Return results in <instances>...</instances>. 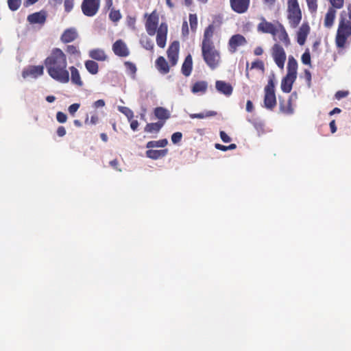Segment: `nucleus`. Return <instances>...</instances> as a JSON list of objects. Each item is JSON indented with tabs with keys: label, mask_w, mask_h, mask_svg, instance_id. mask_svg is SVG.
<instances>
[{
	"label": "nucleus",
	"mask_w": 351,
	"mask_h": 351,
	"mask_svg": "<svg viewBox=\"0 0 351 351\" xmlns=\"http://www.w3.org/2000/svg\"><path fill=\"white\" fill-rule=\"evenodd\" d=\"M44 65L48 75L54 80L66 84L70 80L69 71L67 69L66 53L60 48H53L44 60Z\"/></svg>",
	"instance_id": "nucleus-1"
},
{
	"label": "nucleus",
	"mask_w": 351,
	"mask_h": 351,
	"mask_svg": "<svg viewBox=\"0 0 351 351\" xmlns=\"http://www.w3.org/2000/svg\"><path fill=\"white\" fill-rule=\"evenodd\" d=\"M347 10V12L342 11L339 16L335 39V45L337 49H344L348 38L351 37V4L348 5Z\"/></svg>",
	"instance_id": "nucleus-2"
},
{
	"label": "nucleus",
	"mask_w": 351,
	"mask_h": 351,
	"mask_svg": "<svg viewBox=\"0 0 351 351\" xmlns=\"http://www.w3.org/2000/svg\"><path fill=\"white\" fill-rule=\"evenodd\" d=\"M201 51L204 61L210 69H215L219 66L221 54L215 45H201Z\"/></svg>",
	"instance_id": "nucleus-3"
},
{
	"label": "nucleus",
	"mask_w": 351,
	"mask_h": 351,
	"mask_svg": "<svg viewBox=\"0 0 351 351\" xmlns=\"http://www.w3.org/2000/svg\"><path fill=\"white\" fill-rule=\"evenodd\" d=\"M287 19L292 28H295L302 20V12L298 0H288L287 1Z\"/></svg>",
	"instance_id": "nucleus-4"
},
{
	"label": "nucleus",
	"mask_w": 351,
	"mask_h": 351,
	"mask_svg": "<svg viewBox=\"0 0 351 351\" xmlns=\"http://www.w3.org/2000/svg\"><path fill=\"white\" fill-rule=\"evenodd\" d=\"M264 91V106L267 109L273 110L276 106L275 77L274 75L269 76L267 84L265 86Z\"/></svg>",
	"instance_id": "nucleus-5"
},
{
	"label": "nucleus",
	"mask_w": 351,
	"mask_h": 351,
	"mask_svg": "<svg viewBox=\"0 0 351 351\" xmlns=\"http://www.w3.org/2000/svg\"><path fill=\"white\" fill-rule=\"evenodd\" d=\"M101 0H83L81 9L82 13L88 17L94 16L100 8Z\"/></svg>",
	"instance_id": "nucleus-6"
},
{
	"label": "nucleus",
	"mask_w": 351,
	"mask_h": 351,
	"mask_svg": "<svg viewBox=\"0 0 351 351\" xmlns=\"http://www.w3.org/2000/svg\"><path fill=\"white\" fill-rule=\"evenodd\" d=\"M271 52L276 65L280 69H283L287 59V55L283 47L279 43H275L271 47Z\"/></svg>",
	"instance_id": "nucleus-7"
},
{
	"label": "nucleus",
	"mask_w": 351,
	"mask_h": 351,
	"mask_svg": "<svg viewBox=\"0 0 351 351\" xmlns=\"http://www.w3.org/2000/svg\"><path fill=\"white\" fill-rule=\"evenodd\" d=\"M147 16L145 22V29L149 36H154L157 29L159 21V16L156 10H154L151 14H145Z\"/></svg>",
	"instance_id": "nucleus-8"
},
{
	"label": "nucleus",
	"mask_w": 351,
	"mask_h": 351,
	"mask_svg": "<svg viewBox=\"0 0 351 351\" xmlns=\"http://www.w3.org/2000/svg\"><path fill=\"white\" fill-rule=\"evenodd\" d=\"M261 22L257 25V31L263 34H270L272 36L275 34L276 27L279 21H276L274 23L267 21L264 17H261Z\"/></svg>",
	"instance_id": "nucleus-9"
},
{
	"label": "nucleus",
	"mask_w": 351,
	"mask_h": 351,
	"mask_svg": "<svg viewBox=\"0 0 351 351\" xmlns=\"http://www.w3.org/2000/svg\"><path fill=\"white\" fill-rule=\"evenodd\" d=\"M247 44L246 38L241 34H237L232 36L228 40V51L231 53L237 51L239 47L244 46Z\"/></svg>",
	"instance_id": "nucleus-10"
},
{
	"label": "nucleus",
	"mask_w": 351,
	"mask_h": 351,
	"mask_svg": "<svg viewBox=\"0 0 351 351\" xmlns=\"http://www.w3.org/2000/svg\"><path fill=\"white\" fill-rule=\"evenodd\" d=\"M114 53L121 58L128 57L130 53V49L126 43L121 39L117 40L112 46Z\"/></svg>",
	"instance_id": "nucleus-11"
},
{
	"label": "nucleus",
	"mask_w": 351,
	"mask_h": 351,
	"mask_svg": "<svg viewBox=\"0 0 351 351\" xmlns=\"http://www.w3.org/2000/svg\"><path fill=\"white\" fill-rule=\"evenodd\" d=\"M180 50V43L175 40L169 45L167 53L171 66H175L178 60V55Z\"/></svg>",
	"instance_id": "nucleus-12"
},
{
	"label": "nucleus",
	"mask_w": 351,
	"mask_h": 351,
	"mask_svg": "<svg viewBox=\"0 0 351 351\" xmlns=\"http://www.w3.org/2000/svg\"><path fill=\"white\" fill-rule=\"evenodd\" d=\"M273 37L274 39L277 38L285 47H289L291 45L289 35L285 27L280 23H278V26L276 27L275 34L273 35Z\"/></svg>",
	"instance_id": "nucleus-13"
},
{
	"label": "nucleus",
	"mask_w": 351,
	"mask_h": 351,
	"mask_svg": "<svg viewBox=\"0 0 351 351\" xmlns=\"http://www.w3.org/2000/svg\"><path fill=\"white\" fill-rule=\"evenodd\" d=\"M250 2V0H230L232 10L238 14L246 12L249 8Z\"/></svg>",
	"instance_id": "nucleus-14"
},
{
	"label": "nucleus",
	"mask_w": 351,
	"mask_h": 351,
	"mask_svg": "<svg viewBox=\"0 0 351 351\" xmlns=\"http://www.w3.org/2000/svg\"><path fill=\"white\" fill-rule=\"evenodd\" d=\"M167 31L168 27L165 23H162L156 31V43L160 48H164L166 45Z\"/></svg>",
	"instance_id": "nucleus-15"
},
{
	"label": "nucleus",
	"mask_w": 351,
	"mask_h": 351,
	"mask_svg": "<svg viewBox=\"0 0 351 351\" xmlns=\"http://www.w3.org/2000/svg\"><path fill=\"white\" fill-rule=\"evenodd\" d=\"M79 35L75 28L71 27L66 29L60 36L62 43L66 44L73 42L78 38Z\"/></svg>",
	"instance_id": "nucleus-16"
},
{
	"label": "nucleus",
	"mask_w": 351,
	"mask_h": 351,
	"mask_svg": "<svg viewBox=\"0 0 351 351\" xmlns=\"http://www.w3.org/2000/svg\"><path fill=\"white\" fill-rule=\"evenodd\" d=\"M43 70L44 66L43 65L30 66L23 71L22 75L24 78L29 76L36 78L43 74Z\"/></svg>",
	"instance_id": "nucleus-17"
},
{
	"label": "nucleus",
	"mask_w": 351,
	"mask_h": 351,
	"mask_svg": "<svg viewBox=\"0 0 351 351\" xmlns=\"http://www.w3.org/2000/svg\"><path fill=\"white\" fill-rule=\"evenodd\" d=\"M310 32V27L308 23H303L297 32V42L300 45H304Z\"/></svg>",
	"instance_id": "nucleus-18"
},
{
	"label": "nucleus",
	"mask_w": 351,
	"mask_h": 351,
	"mask_svg": "<svg viewBox=\"0 0 351 351\" xmlns=\"http://www.w3.org/2000/svg\"><path fill=\"white\" fill-rule=\"evenodd\" d=\"M215 32L214 24H210L206 27L204 32L203 38L201 45H215L213 41V37Z\"/></svg>",
	"instance_id": "nucleus-19"
},
{
	"label": "nucleus",
	"mask_w": 351,
	"mask_h": 351,
	"mask_svg": "<svg viewBox=\"0 0 351 351\" xmlns=\"http://www.w3.org/2000/svg\"><path fill=\"white\" fill-rule=\"evenodd\" d=\"M215 88L218 92L226 96L231 95L233 91V88L230 84L221 80L216 81Z\"/></svg>",
	"instance_id": "nucleus-20"
},
{
	"label": "nucleus",
	"mask_w": 351,
	"mask_h": 351,
	"mask_svg": "<svg viewBox=\"0 0 351 351\" xmlns=\"http://www.w3.org/2000/svg\"><path fill=\"white\" fill-rule=\"evenodd\" d=\"M296 79L295 76L291 74H287L282 80L281 89L284 93H289L292 90L293 84Z\"/></svg>",
	"instance_id": "nucleus-21"
},
{
	"label": "nucleus",
	"mask_w": 351,
	"mask_h": 351,
	"mask_svg": "<svg viewBox=\"0 0 351 351\" xmlns=\"http://www.w3.org/2000/svg\"><path fill=\"white\" fill-rule=\"evenodd\" d=\"M46 13L41 11L29 14L27 16V21L30 24H44L46 21Z\"/></svg>",
	"instance_id": "nucleus-22"
},
{
	"label": "nucleus",
	"mask_w": 351,
	"mask_h": 351,
	"mask_svg": "<svg viewBox=\"0 0 351 351\" xmlns=\"http://www.w3.org/2000/svg\"><path fill=\"white\" fill-rule=\"evenodd\" d=\"M69 71L71 72L70 79L71 83L77 87H82L84 86V82L78 69L76 67L71 66L69 67Z\"/></svg>",
	"instance_id": "nucleus-23"
},
{
	"label": "nucleus",
	"mask_w": 351,
	"mask_h": 351,
	"mask_svg": "<svg viewBox=\"0 0 351 351\" xmlns=\"http://www.w3.org/2000/svg\"><path fill=\"white\" fill-rule=\"evenodd\" d=\"M291 97L292 96H291L287 101L282 99L280 97L279 98V108L281 112L285 114H292L293 113L294 109L291 104Z\"/></svg>",
	"instance_id": "nucleus-24"
},
{
	"label": "nucleus",
	"mask_w": 351,
	"mask_h": 351,
	"mask_svg": "<svg viewBox=\"0 0 351 351\" xmlns=\"http://www.w3.org/2000/svg\"><path fill=\"white\" fill-rule=\"evenodd\" d=\"M88 56L90 58L97 61H106L108 59V56L102 49H94L89 51Z\"/></svg>",
	"instance_id": "nucleus-25"
},
{
	"label": "nucleus",
	"mask_w": 351,
	"mask_h": 351,
	"mask_svg": "<svg viewBox=\"0 0 351 351\" xmlns=\"http://www.w3.org/2000/svg\"><path fill=\"white\" fill-rule=\"evenodd\" d=\"M168 153L167 149H152L149 148L148 150L146 151L145 154L146 156L149 158L153 159V160H157L160 158L165 157Z\"/></svg>",
	"instance_id": "nucleus-26"
},
{
	"label": "nucleus",
	"mask_w": 351,
	"mask_h": 351,
	"mask_svg": "<svg viewBox=\"0 0 351 351\" xmlns=\"http://www.w3.org/2000/svg\"><path fill=\"white\" fill-rule=\"evenodd\" d=\"M156 67L162 74H167L169 72V66L163 56H159L156 59Z\"/></svg>",
	"instance_id": "nucleus-27"
},
{
	"label": "nucleus",
	"mask_w": 351,
	"mask_h": 351,
	"mask_svg": "<svg viewBox=\"0 0 351 351\" xmlns=\"http://www.w3.org/2000/svg\"><path fill=\"white\" fill-rule=\"evenodd\" d=\"M193 69V60L191 54H189L182 65V74L188 77L191 75Z\"/></svg>",
	"instance_id": "nucleus-28"
},
{
	"label": "nucleus",
	"mask_w": 351,
	"mask_h": 351,
	"mask_svg": "<svg viewBox=\"0 0 351 351\" xmlns=\"http://www.w3.org/2000/svg\"><path fill=\"white\" fill-rule=\"evenodd\" d=\"M336 16V10L333 8H329L324 18V26L330 28L334 23Z\"/></svg>",
	"instance_id": "nucleus-29"
},
{
	"label": "nucleus",
	"mask_w": 351,
	"mask_h": 351,
	"mask_svg": "<svg viewBox=\"0 0 351 351\" xmlns=\"http://www.w3.org/2000/svg\"><path fill=\"white\" fill-rule=\"evenodd\" d=\"M154 115L157 119H158L159 121H164L170 118V113L169 111L162 107H157L154 109Z\"/></svg>",
	"instance_id": "nucleus-30"
},
{
	"label": "nucleus",
	"mask_w": 351,
	"mask_h": 351,
	"mask_svg": "<svg viewBox=\"0 0 351 351\" xmlns=\"http://www.w3.org/2000/svg\"><path fill=\"white\" fill-rule=\"evenodd\" d=\"M70 59L72 56L79 58L81 56V51L78 45H67L64 49Z\"/></svg>",
	"instance_id": "nucleus-31"
},
{
	"label": "nucleus",
	"mask_w": 351,
	"mask_h": 351,
	"mask_svg": "<svg viewBox=\"0 0 351 351\" xmlns=\"http://www.w3.org/2000/svg\"><path fill=\"white\" fill-rule=\"evenodd\" d=\"M164 125V121L147 123L144 131L147 133H158Z\"/></svg>",
	"instance_id": "nucleus-32"
},
{
	"label": "nucleus",
	"mask_w": 351,
	"mask_h": 351,
	"mask_svg": "<svg viewBox=\"0 0 351 351\" xmlns=\"http://www.w3.org/2000/svg\"><path fill=\"white\" fill-rule=\"evenodd\" d=\"M298 62L293 56H290L288 58L287 73L297 77Z\"/></svg>",
	"instance_id": "nucleus-33"
},
{
	"label": "nucleus",
	"mask_w": 351,
	"mask_h": 351,
	"mask_svg": "<svg viewBox=\"0 0 351 351\" xmlns=\"http://www.w3.org/2000/svg\"><path fill=\"white\" fill-rule=\"evenodd\" d=\"M84 65L86 70L92 75H96L99 72V65L93 60L85 61Z\"/></svg>",
	"instance_id": "nucleus-34"
},
{
	"label": "nucleus",
	"mask_w": 351,
	"mask_h": 351,
	"mask_svg": "<svg viewBox=\"0 0 351 351\" xmlns=\"http://www.w3.org/2000/svg\"><path fill=\"white\" fill-rule=\"evenodd\" d=\"M208 88V84L205 81H198L195 82L192 87V92L194 93H205Z\"/></svg>",
	"instance_id": "nucleus-35"
},
{
	"label": "nucleus",
	"mask_w": 351,
	"mask_h": 351,
	"mask_svg": "<svg viewBox=\"0 0 351 351\" xmlns=\"http://www.w3.org/2000/svg\"><path fill=\"white\" fill-rule=\"evenodd\" d=\"M168 144V141L166 138L160 139L159 141H151L147 142L146 145V147L153 148V147H165Z\"/></svg>",
	"instance_id": "nucleus-36"
},
{
	"label": "nucleus",
	"mask_w": 351,
	"mask_h": 351,
	"mask_svg": "<svg viewBox=\"0 0 351 351\" xmlns=\"http://www.w3.org/2000/svg\"><path fill=\"white\" fill-rule=\"evenodd\" d=\"M215 115H217V112L213 111V110H209L205 113L200 112V113L190 114L189 117L191 119H204L206 117H214Z\"/></svg>",
	"instance_id": "nucleus-37"
},
{
	"label": "nucleus",
	"mask_w": 351,
	"mask_h": 351,
	"mask_svg": "<svg viewBox=\"0 0 351 351\" xmlns=\"http://www.w3.org/2000/svg\"><path fill=\"white\" fill-rule=\"evenodd\" d=\"M140 43L142 47L147 50L152 51L154 49V43L152 40L146 36L141 37Z\"/></svg>",
	"instance_id": "nucleus-38"
},
{
	"label": "nucleus",
	"mask_w": 351,
	"mask_h": 351,
	"mask_svg": "<svg viewBox=\"0 0 351 351\" xmlns=\"http://www.w3.org/2000/svg\"><path fill=\"white\" fill-rule=\"evenodd\" d=\"M110 12L109 13V19L112 22H118L122 17V15L120 12V10H115L114 8L110 9Z\"/></svg>",
	"instance_id": "nucleus-39"
},
{
	"label": "nucleus",
	"mask_w": 351,
	"mask_h": 351,
	"mask_svg": "<svg viewBox=\"0 0 351 351\" xmlns=\"http://www.w3.org/2000/svg\"><path fill=\"white\" fill-rule=\"evenodd\" d=\"M124 66L126 68L127 72L134 77L137 71L136 65L132 62L126 61L124 62Z\"/></svg>",
	"instance_id": "nucleus-40"
},
{
	"label": "nucleus",
	"mask_w": 351,
	"mask_h": 351,
	"mask_svg": "<svg viewBox=\"0 0 351 351\" xmlns=\"http://www.w3.org/2000/svg\"><path fill=\"white\" fill-rule=\"evenodd\" d=\"M189 23L191 30L195 32L197 27V17L195 14H189Z\"/></svg>",
	"instance_id": "nucleus-41"
},
{
	"label": "nucleus",
	"mask_w": 351,
	"mask_h": 351,
	"mask_svg": "<svg viewBox=\"0 0 351 351\" xmlns=\"http://www.w3.org/2000/svg\"><path fill=\"white\" fill-rule=\"evenodd\" d=\"M21 4V0H8V8L12 11L17 10Z\"/></svg>",
	"instance_id": "nucleus-42"
},
{
	"label": "nucleus",
	"mask_w": 351,
	"mask_h": 351,
	"mask_svg": "<svg viewBox=\"0 0 351 351\" xmlns=\"http://www.w3.org/2000/svg\"><path fill=\"white\" fill-rule=\"evenodd\" d=\"M302 62L305 65H311V54L308 49H306L301 57Z\"/></svg>",
	"instance_id": "nucleus-43"
},
{
	"label": "nucleus",
	"mask_w": 351,
	"mask_h": 351,
	"mask_svg": "<svg viewBox=\"0 0 351 351\" xmlns=\"http://www.w3.org/2000/svg\"><path fill=\"white\" fill-rule=\"evenodd\" d=\"M309 11L311 13L315 12L317 9V0H306Z\"/></svg>",
	"instance_id": "nucleus-44"
},
{
	"label": "nucleus",
	"mask_w": 351,
	"mask_h": 351,
	"mask_svg": "<svg viewBox=\"0 0 351 351\" xmlns=\"http://www.w3.org/2000/svg\"><path fill=\"white\" fill-rule=\"evenodd\" d=\"M258 69L264 71L265 66H264L263 62L260 60H256L254 61L253 62H252L251 67H250V69Z\"/></svg>",
	"instance_id": "nucleus-45"
},
{
	"label": "nucleus",
	"mask_w": 351,
	"mask_h": 351,
	"mask_svg": "<svg viewBox=\"0 0 351 351\" xmlns=\"http://www.w3.org/2000/svg\"><path fill=\"white\" fill-rule=\"evenodd\" d=\"M122 113H123L129 121H131L134 117V113L132 110L127 107H122L121 110H120Z\"/></svg>",
	"instance_id": "nucleus-46"
},
{
	"label": "nucleus",
	"mask_w": 351,
	"mask_h": 351,
	"mask_svg": "<svg viewBox=\"0 0 351 351\" xmlns=\"http://www.w3.org/2000/svg\"><path fill=\"white\" fill-rule=\"evenodd\" d=\"M182 138V134L180 132H176L173 133L171 136V141L174 144H177L180 143Z\"/></svg>",
	"instance_id": "nucleus-47"
},
{
	"label": "nucleus",
	"mask_w": 351,
	"mask_h": 351,
	"mask_svg": "<svg viewBox=\"0 0 351 351\" xmlns=\"http://www.w3.org/2000/svg\"><path fill=\"white\" fill-rule=\"evenodd\" d=\"M330 2L332 5V8L334 9H340L343 8L344 0H330Z\"/></svg>",
	"instance_id": "nucleus-48"
},
{
	"label": "nucleus",
	"mask_w": 351,
	"mask_h": 351,
	"mask_svg": "<svg viewBox=\"0 0 351 351\" xmlns=\"http://www.w3.org/2000/svg\"><path fill=\"white\" fill-rule=\"evenodd\" d=\"M74 0H64V6L66 12H69L73 8Z\"/></svg>",
	"instance_id": "nucleus-49"
},
{
	"label": "nucleus",
	"mask_w": 351,
	"mask_h": 351,
	"mask_svg": "<svg viewBox=\"0 0 351 351\" xmlns=\"http://www.w3.org/2000/svg\"><path fill=\"white\" fill-rule=\"evenodd\" d=\"M56 119L59 123H63L66 121L67 116L62 112H58L56 114Z\"/></svg>",
	"instance_id": "nucleus-50"
},
{
	"label": "nucleus",
	"mask_w": 351,
	"mask_h": 351,
	"mask_svg": "<svg viewBox=\"0 0 351 351\" xmlns=\"http://www.w3.org/2000/svg\"><path fill=\"white\" fill-rule=\"evenodd\" d=\"M80 104L77 103L71 104L68 108L69 112L73 116L75 113L77 111V110L80 108Z\"/></svg>",
	"instance_id": "nucleus-51"
},
{
	"label": "nucleus",
	"mask_w": 351,
	"mask_h": 351,
	"mask_svg": "<svg viewBox=\"0 0 351 351\" xmlns=\"http://www.w3.org/2000/svg\"><path fill=\"white\" fill-rule=\"evenodd\" d=\"M220 138L224 143H229L231 141L230 137L223 131L220 132Z\"/></svg>",
	"instance_id": "nucleus-52"
},
{
	"label": "nucleus",
	"mask_w": 351,
	"mask_h": 351,
	"mask_svg": "<svg viewBox=\"0 0 351 351\" xmlns=\"http://www.w3.org/2000/svg\"><path fill=\"white\" fill-rule=\"evenodd\" d=\"M348 95V91L339 90L335 93V98L340 99L341 98L346 97Z\"/></svg>",
	"instance_id": "nucleus-53"
},
{
	"label": "nucleus",
	"mask_w": 351,
	"mask_h": 351,
	"mask_svg": "<svg viewBox=\"0 0 351 351\" xmlns=\"http://www.w3.org/2000/svg\"><path fill=\"white\" fill-rule=\"evenodd\" d=\"M56 132L58 136L62 137L66 134V129L64 126H59Z\"/></svg>",
	"instance_id": "nucleus-54"
},
{
	"label": "nucleus",
	"mask_w": 351,
	"mask_h": 351,
	"mask_svg": "<svg viewBox=\"0 0 351 351\" xmlns=\"http://www.w3.org/2000/svg\"><path fill=\"white\" fill-rule=\"evenodd\" d=\"M304 75H305L306 80L308 83V86H310L311 84V72L308 70L306 69L304 71Z\"/></svg>",
	"instance_id": "nucleus-55"
},
{
	"label": "nucleus",
	"mask_w": 351,
	"mask_h": 351,
	"mask_svg": "<svg viewBox=\"0 0 351 351\" xmlns=\"http://www.w3.org/2000/svg\"><path fill=\"white\" fill-rule=\"evenodd\" d=\"M182 32L184 36L188 35L189 34V27L188 23L186 21H184L182 25Z\"/></svg>",
	"instance_id": "nucleus-56"
},
{
	"label": "nucleus",
	"mask_w": 351,
	"mask_h": 351,
	"mask_svg": "<svg viewBox=\"0 0 351 351\" xmlns=\"http://www.w3.org/2000/svg\"><path fill=\"white\" fill-rule=\"evenodd\" d=\"M105 106V101L103 99H99L94 102L93 107L95 108L104 107Z\"/></svg>",
	"instance_id": "nucleus-57"
},
{
	"label": "nucleus",
	"mask_w": 351,
	"mask_h": 351,
	"mask_svg": "<svg viewBox=\"0 0 351 351\" xmlns=\"http://www.w3.org/2000/svg\"><path fill=\"white\" fill-rule=\"evenodd\" d=\"M99 121V117L96 113H94L91 115L90 119V123L93 125H95Z\"/></svg>",
	"instance_id": "nucleus-58"
},
{
	"label": "nucleus",
	"mask_w": 351,
	"mask_h": 351,
	"mask_svg": "<svg viewBox=\"0 0 351 351\" xmlns=\"http://www.w3.org/2000/svg\"><path fill=\"white\" fill-rule=\"evenodd\" d=\"M130 121V128L133 131H136L138 127V122L137 120H131Z\"/></svg>",
	"instance_id": "nucleus-59"
},
{
	"label": "nucleus",
	"mask_w": 351,
	"mask_h": 351,
	"mask_svg": "<svg viewBox=\"0 0 351 351\" xmlns=\"http://www.w3.org/2000/svg\"><path fill=\"white\" fill-rule=\"evenodd\" d=\"M110 165L112 168H114V169H116V170H119V171H121V169H119L118 168V166H119V161H118V160H117V159H114V160H111V161L110 162Z\"/></svg>",
	"instance_id": "nucleus-60"
},
{
	"label": "nucleus",
	"mask_w": 351,
	"mask_h": 351,
	"mask_svg": "<svg viewBox=\"0 0 351 351\" xmlns=\"http://www.w3.org/2000/svg\"><path fill=\"white\" fill-rule=\"evenodd\" d=\"M254 110V106L250 100H247L246 103V110L248 112H252Z\"/></svg>",
	"instance_id": "nucleus-61"
},
{
	"label": "nucleus",
	"mask_w": 351,
	"mask_h": 351,
	"mask_svg": "<svg viewBox=\"0 0 351 351\" xmlns=\"http://www.w3.org/2000/svg\"><path fill=\"white\" fill-rule=\"evenodd\" d=\"M215 147L217 149H219V150H221V151H223V152H226L228 150V146H226V145H221L219 143H216L215 145Z\"/></svg>",
	"instance_id": "nucleus-62"
},
{
	"label": "nucleus",
	"mask_w": 351,
	"mask_h": 351,
	"mask_svg": "<svg viewBox=\"0 0 351 351\" xmlns=\"http://www.w3.org/2000/svg\"><path fill=\"white\" fill-rule=\"evenodd\" d=\"M113 0H105V8L108 10L112 8Z\"/></svg>",
	"instance_id": "nucleus-63"
},
{
	"label": "nucleus",
	"mask_w": 351,
	"mask_h": 351,
	"mask_svg": "<svg viewBox=\"0 0 351 351\" xmlns=\"http://www.w3.org/2000/svg\"><path fill=\"white\" fill-rule=\"evenodd\" d=\"M330 131L333 134L335 132H336L337 131V127H336V123H335V120H332L330 122Z\"/></svg>",
	"instance_id": "nucleus-64"
}]
</instances>
